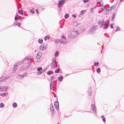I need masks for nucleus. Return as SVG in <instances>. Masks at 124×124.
<instances>
[{"instance_id":"obj_19","label":"nucleus","mask_w":124,"mask_h":124,"mask_svg":"<svg viewBox=\"0 0 124 124\" xmlns=\"http://www.w3.org/2000/svg\"><path fill=\"white\" fill-rule=\"evenodd\" d=\"M50 38V36L49 35L46 36L44 38V40L46 41L47 39H49Z\"/></svg>"},{"instance_id":"obj_6","label":"nucleus","mask_w":124,"mask_h":124,"mask_svg":"<svg viewBox=\"0 0 124 124\" xmlns=\"http://www.w3.org/2000/svg\"><path fill=\"white\" fill-rule=\"evenodd\" d=\"M42 68L41 67H38L37 69V70L39 71H40L39 72L37 73V74L38 75L41 74L43 73L44 72V70H42Z\"/></svg>"},{"instance_id":"obj_8","label":"nucleus","mask_w":124,"mask_h":124,"mask_svg":"<svg viewBox=\"0 0 124 124\" xmlns=\"http://www.w3.org/2000/svg\"><path fill=\"white\" fill-rule=\"evenodd\" d=\"M46 48V47L45 44H43L40 46V49L43 51L45 50Z\"/></svg>"},{"instance_id":"obj_50","label":"nucleus","mask_w":124,"mask_h":124,"mask_svg":"<svg viewBox=\"0 0 124 124\" xmlns=\"http://www.w3.org/2000/svg\"><path fill=\"white\" fill-rule=\"evenodd\" d=\"M52 88H53V86H50V88L51 90L52 89Z\"/></svg>"},{"instance_id":"obj_25","label":"nucleus","mask_w":124,"mask_h":124,"mask_svg":"<svg viewBox=\"0 0 124 124\" xmlns=\"http://www.w3.org/2000/svg\"><path fill=\"white\" fill-rule=\"evenodd\" d=\"M86 11V10H83L81 11L80 12V15H82Z\"/></svg>"},{"instance_id":"obj_32","label":"nucleus","mask_w":124,"mask_h":124,"mask_svg":"<svg viewBox=\"0 0 124 124\" xmlns=\"http://www.w3.org/2000/svg\"><path fill=\"white\" fill-rule=\"evenodd\" d=\"M116 16V14L115 13H114L113 14V16L112 17V20L114 19L115 18V16Z\"/></svg>"},{"instance_id":"obj_15","label":"nucleus","mask_w":124,"mask_h":124,"mask_svg":"<svg viewBox=\"0 0 124 124\" xmlns=\"http://www.w3.org/2000/svg\"><path fill=\"white\" fill-rule=\"evenodd\" d=\"M1 91H5L6 90L7 87L6 86H1Z\"/></svg>"},{"instance_id":"obj_16","label":"nucleus","mask_w":124,"mask_h":124,"mask_svg":"<svg viewBox=\"0 0 124 124\" xmlns=\"http://www.w3.org/2000/svg\"><path fill=\"white\" fill-rule=\"evenodd\" d=\"M109 24V23L108 21H106V24L104 26V29H106L108 28Z\"/></svg>"},{"instance_id":"obj_11","label":"nucleus","mask_w":124,"mask_h":124,"mask_svg":"<svg viewBox=\"0 0 124 124\" xmlns=\"http://www.w3.org/2000/svg\"><path fill=\"white\" fill-rule=\"evenodd\" d=\"M55 107L56 109L57 110L59 108V104L58 101H56L54 102V104Z\"/></svg>"},{"instance_id":"obj_23","label":"nucleus","mask_w":124,"mask_h":124,"mask_svg":"<svg viewBox=\"0 0 124 124\" xmlns=\"http://www.w3.org/2000/svg\"><path fill=\"white\" fill-rule=\"evenodd\" d=\"M69 15L68 14H66L64 16V17L65 18L67 19L69 17Z\"/></svg>"},{"instance_id":"obj_30","label":"nucleus","mask_w":124,"mask_h":124,"mask_svg":"<svg viewBox=\"0 0 124 124\" xmlns=\"http://www.w3.org/2000/svg\"><path fill=\"white\" fill-rule=\"evenodd\" d=\"M59 54V52L58 51H56L55 52V57L57 56Z\"/></svg>"},{"instance_id":"obj_7","label":"nucleus","mask_w":124,"mask_h":124,"mask_svg":"<svg viewBox=\"0 0 124 124\" xmlns=\"http://www.w3.org/2000/svg\"><path fill=\"white\" fill-rule=\"evenodd\" d=\"M27 74L26 73L25 74H23L22 75H19L16 77V78L18 79H21L23 78V77L24 76H27Z\"/></svg>"},{"instance_id":"obj_27","label":"nucleus","mask_w":124,"mask_h":124,"mask_svg":"<svg viewBox=\"0 0 124 124\" xmlns=\"http://www.w3.org/2000/svg\"><path fill=\"white\" fill-rule=\"evenodd\" d=\"M7 94V93H1L0 94V95L4 97L5 96L6 94Z\"/></svg>"},{"instance_id":"obj_41","label":"nucleus","mask_w":124,"mask_h":124,"mask_svg":"<svg viewBox=\"0 0 124 124\" xmlns=\"http://www.w3.org/2000/svg\"><path fill=\"white\" fill-rule=\"evenodd\" d=\"M89 0H84V2L85 3H86Z\"/></svg>"},{"instance_id":"obj_2","label":"nucleus","mask_w":124,"mask_h":124,"mask_svg":"<svg viewBox=\"0 0 124 124\" xmlns=\"http://www.w3.org/2000/svg\"><path fill=\"white\" fill-rule=\"evenodd\" d=\"M23 62L22 61H20L16 63L14 65L13 69L12 71V72H15L17 69L16 67L20 64H21Z\"/></svg>"},{"instance_id":"obj_56","label":"nucleus","mask_w":124,"mask_h":124,"mask_svg":"<svg viewBox=\"0 0 124 124\" xmlns=\"http://www.w3.org/2000/svg\"><path fill=\"white\" fill-rule=\"evenodd\" d=\"M36 50H35V52H36Z\"/></svg>"},{"instance_id":"obj_43","label":"nucleus","mask_w":124,"mask_h":124,"mask_svg":"<svg viewBox=\"0 0 124 124\" xmlns=\"http://www.w3.org/2000/svg\"><path fill=\"white\" fill-rule=\"evenodd\" d=\"M102 120L103 121L105 122L106 121V119H105V117H103V119H102Z\"/></svg>"},{"instance_id":"obj_18","label":"nucleus","mask_w":124,"mask_h":124,"mask_svg":"<svg viewBox=\"0 0 124 124\" xmlns=\"http://www.w3.org/2000/svg\"><path fill=\"white\" fill-rule=\"evenodd\" d=\"M67 43V41H64L62 39H61L60 43L63 44H65Z\"/></svg>"},{"instance_id":"obj_9","label":"nucleus","mask_w":124,"mask_h":124,"mask_svg":"<svg viewBox=\"0 0 124 124\" xmlns=\"http://www.w3.org/2000/svg\"><path fill=\"white\" fill-rule=\"evenodd\" d=\"M104 22V21L103 20H101L98 22V24L100 25V27L101 28L103 25Z\"/></svg>"},{"instance_id":"obj_21","label":"nucleus","mask_w":124,"mask_h":124,"mask_svg":"<svg viewBox=\"0 0 124 124\" xmlns=\"http://www.w3.org/2000/svg\"><path fill=\"white\" fill-rule=\"evenodd\" d=\"M12 105L13 107L14 108H16L17 106V104L15 102L13 103Z\"/></svg>"},{"instance_id":"obj_5","label":"nucleus","mask_w":124,"mask_h":124,"mask_svg":"<svg viewBox=\"0 0 124 124\" xmlns=\"http://www.w3.org/2000/svg\"><path fill=\"white\" fill-rule=\"evenodd\" d=\"M96 29V26H93L92 27L90 30L89 31V32L90 33H93L94 32Z\"/></svg>"},{"instance_id":"obj_49","label":"nucleus","mask_w":124,"mask_h":124,"mask_svg":"<svg viewBox=\"0 0 124 124\" xmlns=\"http://www.w3.org/2000/svg\"><path fill=\"white\" fill-rule=\"evenodd\" d=\"M36 13L37 14H38L39 13V12L38 11V9H36Z\"/></svg>"},{"instance_id":"obj_29","label":"nucleus","mask_w":124,"mask_h":124,"mask_svg":"<svg viewBox=\"0 0 124 124\" xmlns=\"http://www.w3.org/2000/svg\"><path fill=\"white\" fill-rule=\"evenodd\" d=\"M61 39H56L55 40V42L56 43H60Z\"/></svg>"},{"instance_id":"obj_46","label":"nucleus","mask_w":124,"mask_h":124,"mask_svg":"<svg viewBox=\"0 0 124 124\" xmlns=\"http://www.w3.org/2000/svg\"><path fill=\"white\" fill-rule=\"evenodd\" d=\"M53 84L52 81H51V83H50V86H53Z\"/></svg>"},{"instance_id":"obj_55","label":"nucleus","mask_w":124,"mask_h":124,"mask_svg":"<svg viewBox=\"0 0 124 124\" xmlns=\"http://www.w3.org/2000/svg\"><path fill=\"white\" fill-rule=\"evenodd\" d=\"M103 116H101V117H103Z\"/></svg>"},{"instance_id":"obj_36","label":"nucleus","mask_w":124,"mask_h":124,"mask_svg":"<svg viewBox=\"0 0 124 124\" xmlns=\"http://www.w3.org/2000/svg\"><path fill=\"white\" fill-rule=\"evenodd\" d=\"M30 13H32V14H33L34 12V11H33V9H31L30 10Z\"/></svg>"},{"instance_id":"obj_10","label":"nucleus","mask_w":124,"mask_h":124,"mask_svg":"<svg viewBox=\"0 0 124 124\" xmlns=\"http://www.w3.org/2000/svg\"><path fill=\"white\" fill-rule=\"evenodd\" d=\"M92 109L93 111L95 113H96V110L95 109L96 107L94 104H92L91 105Z\"/></svg>"},{"instance_id":"obj_53","label":"nucleus","mask_w":124,"mask_h":124,"mask_svg":"<svg viewBox=\"0 0 124 124\" xmlns=\"http://www.w3.org/2000/svg\"><path fill=\"white\" fill-rule=\"evenodd\" d=\"M123 0H120V1L121 2H122L123 1Z\"/></svg>"},{"instance_id":"obj_31","label":"nucleus","mask_w":124,"mask_h":124,"mask_svg":"<svg viewBox=\"0 0 124 124\" xmlns=\"http://www.w3.org/2000/svg\"><path fill=\"white\" fill-rule=\"evenodd\" d=\"M60 71V69L59 68H57V69L55 71V72L56 73H58L59 71Z\"/></svg>"},{"instance_id":"obj_33","label":"nucleus","mask_w":124,"mask_h":124,"mask_svg":"<svg viewBox=\"0 0 124 124\" xmlns=\"http://www.w3.org/2000/svg\"><path fill=\"white\" fill-rule=\"evenodd\" d=\"M99 64V63L98 62H95L94 63V65L95 66H98Z\"/></svg>"},{"instance_id":"obj_44","label":"nucleus","mask_w":124,"mask_h":124,"mask_svg":"<svg viewBox=\"0 0 124 124\" xmlns=\"http://www.w3.org/2000/svg\"><path fill=\"white\" fill-rule=\"evenodd\" d=\"M102 0H97V2L100 3L101 1Z\"/></svg>"},{"instance_id":"obj_38","label":"nucleus","mask_w":124,"mask_h":124,"mask_svg":"<svg viewBox=\"0 0 124 124\" xmlns=\"http://www.w3.org/2000/svg\"><path fill=\"white\" fill-rule=\"evenodd\" d=\"M94 8H92L90 9V11L92 12H93L94 11Z\"/></svg>"},{"instance_id":"obj_51","label":"nucleus","mask_w":124,"mask_h":124,"mask_svg":"<svg viewBox=\"0 0 124 124\" xmlns=\"http://www.w3.org/2000/svg\"><path fill=\"white\" fill-rule=\"evenodd\" d=\"M21 15H23V12L22 11H21Z\"/></svg>"},{"instance_id":"obj_4","label":"nucleus","mask_w":124,"mask_h":124,"mask_svg":"<svg viewBox=\"0 0 124 124\" xmlns=\"http://www.w3.org/2000/svg\"><path fill=\"white\" fill-rule=\"evenodd\" d=\"M79 32L77 31H74L72 32L71 35H70V37L71 38H74L78 34Z\"/></svg>"},{"instance_id":"obj_35","label":"nucleus","mask_w":124,"mask_h":124,"mask_svg":"<svg viewBox=\"0 0 124 124\" xmlns=\"http://www.w3.org/2000/svg\"><path fill=\"white\" fill-rule=\"evenodd\" d=\"M120 30V29L118 27H117L116 30L115 31H119Z\"/></svg>"},{"instance_id":"obj_54","label":"nucleus","mask_w":124,"mask_h":124,"mask_svg":"<svg viewBox=\"0 0 124 124\" xmlns=\"http://www.w3.org/2000/svg\"><path fill=\"white\" fill-rule=\"evenodd\" d=\"M1 86H0V91H1Z\"/></svg>"},{"instance_id":"obj_52","label":"nucleus","mask_w":124,"mask_h":124,"mask_svg":"<svg viewBox=\"0 0 124 124\" xmlns=\"http://www.w3.org/2000/svg\"><path fill=\"white\" fill-rule=\"evenodd\" d=\"M18 12L19 13H20L21 12V11L20 10H19L18 11Z\"/></svg>"},{"instance_id":"obj_47","label":"nucleus","mask_w":124,"mask_h":124,"mask_svg":"<svg viewBox=\"0 0 124 124\" xmlns=\"http://www.w3.org/2000/svg\"><path fill=\"white\" fill-rule=\"evenodd\" d=\"M92 93V91L91 90H90V92H89V95H91V94Z\"/></svg>"},{"instance_id":"obj_28","label":"nucleus","mask_w":124,"mask_h":124,"mask_svg":"<svg viewBox=\"0 0 124 124\" xmlns=\"http://www.w3.org/2000/svg\"><path fill=\"white\" fill-rule=\"evenodd\" d=\"M4 105L3 103H1L0 104V107L1 108H3L4 107Z\"/></svg>"},{"instance_id":"obj_37","label":"nucleus","mask_w":124,"mask_h":124,"mask_svg":"<svg viewBox=\"0 0 124 124\" xmlns=\"http://www.w3.org/2000/svg\"><path fill=\"white\" fill-rule=\"evenodd\" d=\"M18 15H17V14H16L15 16V20L16 21V20L17 19H18V18L17 17V16H18Z\"/></svg>"},{"instance_id":"obj_24","label":"nucleus","mask_w":124,"mask_h":124,"mask_svg":"<svg viewBox=\"0 0 124 124\" xmlns=\"http://www.w3.org/2000/svg\"><path fill=\"white\" fill-rule=\"evenodd\" d=\"M21 23H14V25H17V26L18 27H19L20 25H21Z\"/></svg>"},{"instance_id":"obj_12","label":"nucleus","mask_w":124,"mask_h":124,"mask_svg":"<svg viewBox=\"0 0 124 124\" xmlns=\"http://www.w3.org/2000/svg\"><path fill=\"white\" fill-rule=\"evenodd\" d=\"M8 78V77H1L0 79V82H2L4 81H6Z\"/></svg>"},{"instance_id":"obj_57","label":"nucleus","mask_w":124,"mask_h":124,"mask_svg":"<svg viewBox=\"0 0 124 124\" xmlns=\"http://www.w3.org/2000/svg\"><path fill=\"white\" fill-rule=\"evenodd\" d=\"M58 124H59V123H58Z\"/></svg>"},{"instance_id":"obj_1","label":"nucleus","mask_w":124,"mask_h":124,"mask_svg":"<svg viewBox=\"0 0 124 124\" xmlns=\"http://www.w3.org/2000/svg\"><path fill=\"white\" fill-rule=\"evenodd\" d=\"M56 59L55 57H54L53 59L52 62L51 63V67L52 68H54L55 65L56 67H58L57 65L56 64Z\"/></svg>"},{"instance_id":"obj_17","label":"nucleus","mask_w":124,"mask_h":124,"mask_svg":"<svg viewBox=\"0 0 124 124\" xmlns=\"http://www.w3.org/2000/svg\"><path fill=\"white\" fill-rule=\"evenodd\" d=\"M60 77H59L58 78V80L60 82L62 80V78H63V77L61 75H60Z\"/></svg>"},{"instance_id":"obj_13","label":"nucleus","mask_w":124,"mask_h":124,"mask_svg":"<svg viewBox=\"0 0 124 124\" xmlns=\"http://www.w3.org/2000/svg\"><path fill=\"white\" fill-rule=\"evenodd\" d=\"M50 109L51 110V113L52 114H53L54 110V108L53 105L52 104H51L50 105Z\"/></svg>"},{"instance_id":"obj_39","label":"nucleus","mask_w":124,"mask_h":124,"mask_svg":"<svg viewBox=\"0 0 124 124\" xmlns=\"http://www.w3.org/2000/svg\"><path fill=\"white\" fill-rule=\"evenodd\" d=\"M29 58L27 57H26L25 58L24 60H28V59H29Z\"/></svg>"},{"instance_id":"obj_45","label":"nucleus","mask_w":124,"mask_h":124,"mask_svg":"<svg viewBox=\"0 0 124 124\" xmlns=\"http://www.w3.org/2000/svg\"><path fill=\"white\" fill-rule=\"evenodd\" d=\"M61 37L64 39H66V38L63 35H62L61 36Z\"/></svg>"},{"instance_id":"obj_3","label":"nucleus","mask_w":124,"mask_h":124,"mask_svg":"<svg viewBox=\"0 0 124 124\" xmlns=\"http://www.w3.org/2000/svg\"><path fill=\"white\" fill-rule=\"evenodd\" d=\"M65 0H59L58 7L60 8L62 6L65 2Z\"/></svg>"},{"instance_id":"obj_34","label":"nucleus","mask_w":124,"mask_h":124,"mask_svg":"<svg viewBox=\"0 0 124 124\" xmlns=\"http://www.w3.org/2000/svg\"><path fill=\"white\" fill-rule=\"evenodd\" d=\"M96 71L98 73H99L101 71L100 69V68H98L97 69Z\"/></svg>"},{"instance_id":"obj_40","label":"nucleus","mask_w":124,"mask_h":124,"mask_svg":"<svg viewBox=\"0 0 124 124\" xmlns=\"http://www.w3.org/2000/svg\"><path fill=\"white\" fill-rule=\"evenodd\" d=\"M113 24L112 23L110 25V27L111 28H113Z\"/></svg>"},{"instance_id":"obj_48","label":"nucleus","mask_w":124,"mask_h":124,"mask_svg":"<svg viewBox=\"0 0 124 124\" xmlns=\"http://www.w3.org/2000/svg\"><path fill=\"white\" fill-rule=\"evenodd\" d=\"M51 78L52 80H53L54 78V77L53 76H52Z\"/></svg>"},{"instance_id":"obj_14","label":"nucleus","mask_w":124,"mask_h":124,"mask_svg":"<svg viewBox=\"0 0 124 124\" xmlns=\"http://www.w3.org/2000/svg\"><path fill=\"white\" fill-rule=\"evenodd\" d=\"M42 53L41 52H39L37 54L36 58L37 59H39L42 56Z\"/></svg>"},{"instance_id":"obj_26","label":"nucleus","mask_w":124,"mask_h":124,"mask_svg":"<svg viewBox=\"0 0 124 124\" xmlns=\"http://www.w3.org/2000/svg\"><path fill=\"white\" fill-rule=\"evenodd\" d=\"M38 41L39 43L41 44L42 43L43 40L42 39H39Z\"/></svg>"},{"instance_id":"obj_22","label":"nucleus","mask_w":124,"mask_h":124,"mask_svg":"<svg viewBox=\"0 0 124 124\" xmlns=\"http://www.w3.org/2000/svg\"><path fill=\"white\" fill-rule=\"evenodd\" d=\"M53 71H48L47 73V74L48 75H50L52 74H53Z\"/></svg>"},{"instance_id":"obj_20","label":"nucleus","mask_w":124,"mask_h":124,"mask_svg":"<svg viewBox=\"0 0 124 124\" xmlns=\"http://www.w3.org/2000/svg\"><path fill=\"white\" fill-rule=\"evenodd\" d=\"M105 6L104 7V8L105 9V10L106 11H109L110 10H111V8H108H108H105Z\"/></svg>"},{"instance_id":"obj_42","label":"nucleus","mask_w":124,"mask_h":124,"mask_svg":"<svg viewBox=\"0 0 124 124\" xmlns=\"http://www.w3.org/2000/svg\"><path fill=\"white\" fill-rule=\"evenodd\" d=\"M72 16L74 18H75L76 17V15L74 14L72 15Z\"/></svg>"}]
</instances>
